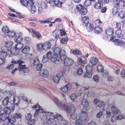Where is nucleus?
Here are the masks:
<instances>
[{
    "mask_svg": "<svg viewBox=\"0 0 125 125\" xmlns=\"http://www.w3.org/2000/svg\"><path fill=\"white\" fill-rule=\"evenodd\" d=\"M9 52H10L11 54L17 55L19 54V49H17L15 47H13L10 48Z\"/></svg>",
    "mask_w": 125,
    "mask_h": 125,
    "instance_id": "nucleus-21",
    "label": "nucleus"
},
{
    "mask_svg": "<svg viewBox=\"0 0 125 125\" xmlns=\"http://www.w3.org/2000/svg\"><path fill=\"white\" fill-rule=\"evenodd\" d=\"M20 103L19 97L17 96H15L13 97V100L10 101L9 103V108H11L12 110L13 111L14 110V105H18Z\"/></svg>",
    "mask_w": 125,
    "mask_h": 125,
    "instance_id": "nucleus-5",
    "label": "nucleus"
},
{
    "mask_svg": "<svg viewBox=\"0 0 125 125\" xmlns=\"http://www.w3.org/2000/svg\"><path fill=\"white\" fill-rule=\"evenodd\" d=\"M82 104L84 107L85 108L88 107L89 106V103L88 101L85 98L83 99L82 100Z\"/></svg>",
    "mask_w": 125,
    "mask_h": 125,
    "instance_id": "nucleus-28",
    "label": "nucleus"
},
{
    "mask_svg": "<svg viewBox=\"0 0 125 125\" xmlns=\"http://www.w3.org/2000/svg\"><path fill=\"white\" fill-rule=\"evenodd\" d=\"M93 80L95 82H98L99 80V77L97 75H94L93 77Z\"/></svg>",
    "mask_w": 125,
    "mask_h": 125,
    "instance_id": "nucleus-55",
    "label": "nucleus"
},
{
    "mask_svg": "<svg viewBox=\"0 0 125 125\" xmlns=\"http://www.w3.org/2000/svg\"><path fill=\"white\" fill-rule=\"evenodd\" d=\"M30 51V48L28 46H26L24 47L22 50V52L25 54L28 53Z\"/></svg>",
    "mask_w": 125,
    "mask_h": 125,
    "instance_id": "nucleus-45",
    "label": "nucleus"
},
{
    "mask_svg": "<svg viewBox=\"0 0 125 125\" xmlns=\"http://www.w3.org/2000/svg\"><path fill=\"white\" fill-rule=\"evenodd\" d=\"M114 7L112 10V12L114 15L118 13V9H123L125 6V2L124 0H115L114 1Z\"/></svg>",
    "mask_w": 125,
    "mask_h": 125,
    "instance_id": "nucleus-1",
    "label": "nucleus"
},
{
    "mask_svg": "<svg viewBox=\"0 0 125 125\" xmlns=\"http://www.w3.org/2000/svg\"><path fill=\"white\" fill-rule=\"evenodd\" d=\"M31 118H26V119L28 120H29L28 124L30 125H33L35 123V121L34 119L30 120Z\"/></svg>",
    "mask_w": 125,
    "mask_h": 125,
    "instance_id": "nucleus-38",
    "label": "nucleus"
},
{
    "mask_svg": "<svg viewBox=\"0 0 125 125\" xmlns=\"http://www.w3.org/2000/svg\"><path fill=\"white\" fill-rule=\"evenodd\" d=\"M39 74L42 76L47 77L49 75L48 71L45 69H43L41 70L39 73Z\"/></svg>",
    "mask_w": 125,
    "mask_h": 125,
    "instance_id": "nucleus-17",
    "label": "nucleus"
},
{
    "mask_svg": "<svg viewBox=\"0 0 125 125\" xmlns=\"http://www.w3.org/2000/svg\"><path fill=\"white\" fill-rule=\"evenodd\" d=\"M122 31L121 30L118 29L116 31L115 34L117 37L119 38L121 37Z\"/></svg>",
    "mask_w": 125,
    "mask_h": 125,
    "instance_id": "nucleus-49",
    "label": "nucleus"
},
{
    "mask_svg": "<svg viewBox=\"0 0 125 125\" xmlns=\"http://www.w3.org/2000/svg\"><path fill=\"white\" fill-rule=\"evenodd\" d=\"M59 31L57 30H55L53 32V35L55 38H59Z\"/></svg>",
    "mask_w": 125,
    "mask_h": 125,
    "instance_id": "nucleus-42",
    "label": "nucleus"
},
{
    "mask_svg": "<svg viewBox=\"0 0 125 125\" xmlns=\"http://www.w3.org/2000/svg\"><path fill=\"white\" fill-rule=\"evenodd\" d=\"M37 109L38 110V112L39 111L41 113H43V115L44 116V115L46 112V111L44 109H43L42 107L40 106V107H39V108Z\"/></svg>",
    "mask_w": 125,
    "mask_h": 125,
    "instance_id": "nucleus-53",
    "label": "nucleus"
},
{
    "mask_svg": "<svg viewBox=\"0 0 125 125\" xmlns=\"http://www.w3.org/2000/svg\"><path fill=\"white\" fill-rule=\"evenodd\" d=\"M42 64L39 63L36 65V68L37 71L40 70L42 68Z\"/></svg>",
    "mask_w": 125,
    "mask_h": 125,
    "instance_id": "nucleus-63",
    "label": "nucleus"
},
{
    "mask_svg": "<svg viewBox=\"0 0 125 125\" xmlns=\"http://www.w3.org/2000/svg\"><path fill=\"white\" fill-rule=\"evenodd\" d=\"M118 16L121 18H123L125 17V13L123 11H120L118 13Z\"/></svg>",
    "mask_w": 125,
    "mask_h": 125,
    "instance_id": "nucleus-44",
    "label": "nucleus"
},
{
    "mask_svg": "<svg viewBox=\"0 0 125 125\" xmlns=\"http://www.w3.org/2000/svg\"><path fill=\"white\" fill-rule=\"evenodd\" d=\"M115 44L116 45H120L121 44L124 43V42L123 41H120L118 39H116L114 41Z\"/></svg>",
    "mask_w": 125,
    "mask_h": 125,
    "instance_id": "nucleus-35",
    "label": "nucleus"
},
{
    "mask_svg": "<svg viewBox=\"0 0 125 125\" xmlns=\"http://www.w3.org/2000/svg\"><path fill=\"white\" fill-rule=\"evenodd\" d=\"M86 72L84 75V77L87 78H90L91 77L92 73H91L92 68L91 66H87L86 67Z\"/></svg>",
    "mask_w": 125,
    "mask_h": 125,
    "instance_id": "nucleus-11",
    "label": "nucleus"
},
{
    "mask_svg": "<svg viewBox=\"0 0 125 125\" xmlns=\"http://www.w3.org/2000/svg\"><path fill=\"white\" fill-rule=\"evenodd\" d=\"M8 103L9 98L7 97L3 99L2 103V104L4 106H6L8 105Z\"/></svg>",
    "mask_w": 125,
    "mask_h": 125,
    "instance_id": "nucleus-34",
    "label": "nucleus"
},
{
    "mask_svg": "<svg viewBox=\"0 0 125 125\" xmlns=\"http://www.w3.org/2000/svg\"><path fill=\"white\" fill-rule=\"evenodd\" d=\"M0 118V120L4 122L5 123L8 122L13 124L19 118Z\"/></svg>",
    "mask_w": 125,
    "mask_h": 125,
    "instance_id": "nucleus-10",
    "label": "nucleus"
},
{
    "mask_svg": "<svg viewBox=\"0 0 125 125\" xmlns=\"http://www.w3.org/2000/svg\"><path fill=\"white\" fill-rule=\"evenodd\" d=\"M7 33L8 35L10 37H13L16 34V32L13 31H9Z\"/></svg>",
    "mask_w": 125,
    "mask_h": 125,
    "instance_id": "nucleus-41",
    "label": "nucleus"
},
{
    "mask_svg": "<svg viewBox=\"0 0 125 125\" xmlns=\"http://www.w3.org/2000/svg\"><path fill=\"white\" fill-rule=\"evenodd\" d=\"M3 111L5 113H1L0 114V117H5V115L9 114L11 112L10 108H6L4 109Z\"/></svg>",
    "mask_w": 125,
    "mask_h": 125,
    "instance_id": "nucleus-19",
    "label": "nucleus"
},
{
    "mask_svg": "<svg viewBox=\"0 0 125 125\" xmlns=\"http://www.w3.org/2000/svg\"><path fill=\"white\" fill-rule=\"evenodd\" d=\"M27 8L30 10L31 13L32 14H34L36 11L37 9L36 5L34 3L33 1L31 0L29 1Z\"/></svg>",
    "mask_w": 125,
    "mask_h": 125,
    "instance_id": "nucleus-8",
    "label": "nucleus"
},
{
    "mask_svg": "<svg viewBox=\"0 0 125 125\" xmlns=\"http://www.w3.org/2000/svg\"><path fill=\"white\" fill-rule=\"evenodd\" d=\"M51 60L52 62H54L55 64H59L61 62V60H62L59 56L54 55H52L51 56Z\"/></svg>",
    "mask_w": 125,
    "mask_h": 125,
    "instance_id": "nucleus-13",
    "label": "nucleus"
},
{
    "mask_svg": "<svg viewBox=\"0 0 125 125\" xmlns=\"http://www.w3.org/2000/svg\"><path fill=\"white\" fill-rule=\"evenodd\" d=\"M94 103L100 107L104 106V103L103 101L99 100L97 99H95L94 101Z\"/></svg>",
    "mask_w": 125,
    "mask_h": 125,
    "instance_id": "nucleus-18",
    "label": "nucleus"
},
{
    "mask_svg": "<svg viewBox=\"0 0 125 125\" xmlns=\"http://www.w3.org/2000/svg\"><path fill=\"white\" fill-rule=\"evenodd\" d=\"M43 44V49L47 50L51 48V44L49 42H47L44 43Z\"/></svg>",
    "mask_w": 125,
    "mask_h": 125,
    "instance_id": "nucleus-26",
    "label": "nucleus"
},
{
    "mask_svg": "<svg viewBox=\"0 0 125 125\" xmlns=\"http://www.w3.org/2000/svg\"><path fill=\"white\" fill-rule=\"evenodd\" d=\"M26 57L27 59L31 60L33 58L34 55L32 53H29L26 55Z\"/></svg>",
    "mask_w": 125,
    "mask_h": 125,
    "instance_id": "nucleus-56",
    "label": "nucleus"
},
{
    "mask_svg": "<svg viewBox=\"0 0 125 125\" xmlns=\"http://www.w3.org/2000/svg\"><path fill=\"white\" fill-rule=\"evenodd\" d=\"M93 27H94V32L97 33H99L101 32L102 31V28L99 26H95L94 25H93Z\"/></svg>",
    "mask_w": 125,
    "mask_h": 125,
    "instance_id": "nucleus-24",
    "label": "nucleus"
},
{
    "mask_svg": "<svg viewBox=\"0 0 125 125\" xmlns=\"http://www.w3.org/2000/svg\"><path fill=\"white\" fill-rule=\"evenodd\" d=\"M38 9L37 11L38 14L41 13L43 10H46L48 8L47 3L43 2H40L38 4Z\"/></svg>",
    "mask_w": 125,
    "mask_h": 125,
    "instance_id": "nucleus-7",
    "label": "nucleus"
},
{
    "mask_svg": "<svg viewBox=\"0 0 125 125\" xmlns=\"http://www.w3.org/2000/svg\"><path fill=\"white\" fill-rule=\"evenodd\" d=\"M104 114H103V111H100L98 112L96 115V117H101L104 116Z\"/></svg>",
    "mask_w": 125,
    "mask_h": 125,
    "instance_id": "nucleus-64",
    "label": "nucleus"
},
{
    "mask_svg": "<svg viewBox=\"0 0 125 125\" xmlns=\"http://www.w3.org/2000/svg\"><path fill=\"white\" fill-rule=\"evenodd\" d=\"M44 116L46 117H60L61 116V115L59 114H57L55 115L54 113L52 112H47L46 111Z\"/></svg>",
    "mask_w": 125,
    "mask_h": 125,
    "instance_id": "nucleus-16",
    "label": "nucleus"
},
{
    "mask_svg": "<svg viewBox=\"0 0 125 125\" xmlns=\"http://www.w3.org/2000/svg\"><path fill=\"white\" fill-rule=\"evenodd\" d=\"M2 31L5 33H7L9 31L8 27L6 26H5L3 27L2 28Z\"/></svg>",
    "mask_w": 125,
    "mask_h": 125,
    "instance_id": "nucleus-48",
    "label": "nucleus"
},
{
    "mask_svg": "<svg viewBox=\"0 0 125 125\" xmlns=\"http://www.w3.org/2000/svg\"><path fill=\"white\" fill-rule=\"evenodd\" d=\"M102 5L101 3L98 2L95 4L94 6V8L97 9H100L102 7Z\"/></svg>",
    "mask_w": 125,
    "mask_h": 125,
    "instance_id": "nucleus-51",
    "label": "nucleus"
},
{
    "mask_svg": "<svg viewBox=\"0 0 125 125\" xmlns=\"http://www.w3.org/2000/svg\"><path fill=\"white\" fill-rule=\"evenodd\" d=\"M64 63L65 66H69L72 65L74 62L73 61L71 58L67 57L64 59Z\"/></svg>",
    "mask_w": 125,
    "mask_h": 125,
    "instance_id": "nucleus-15",
    "label": "nucleus"
},
{
    "mask_svg": "<svg viewBox=\"0 0 125 125\" xmlns=\"http://www.w3.org/2000/svg\"><path fill=\"white\" fill-rule=\"evenodd\" d=\"M44 118L43 119L44 123H47L49 125H56L57 124V122L58 123L60 121L59 120V118H53L49 119H47V118Z\"/></svg>",
    "mask_w": 125,
    "mask_h": 125,
    "instance_id": "nucleus-6",
    "label": "nucleus"
},
{
    "mask_svg": "<svg viewBox=\"0 0 125 125\" xmlns=\"http://www.w3.org/2000/svg\"><path fill=\"white\" fill-rule=\"evenodd\" d=\"M5 94H7V95H10V96L13 95L14 94L13 91L11 90L10 91H7L4 92Z\"/></svg>",
    "mask_w": 125,
    "mask_h": 125,
    "instance_id": "nucleus-50",
    "label": "nucleus"
},
{
    "mask_svg": "<svg viewBox=\"0 0 125 125\" xmlns=\"http://www.w3.org/2000/svg\"><path fill=\"white\" fill-rule=\"evenodd\" d=\"M20 3L22 5L24 6H26L27 7L28 4V2L27 0H20Z\"/></svg>",
    "mask_w": 125,
    "mask_h": 125,
    "instance_id": "nucleus-40",
    "label": "nucleus"
},
{
    "mask_svg": "<svg viewBox=\"0 0 125 125\" xmlns=\"http://www.w3.org/2000/svg\"><path fill=\"white\" fill-rule=\"evenodd\" d=\"M37 49L38 51H40L43 49V44L42 43H40L37 45Z\"/></svg>",
    "mask_w": 125,
    "mask_h": 125,
    "instance_id": "nucleus-30",
    "label": "nucleus"
},
{
    "mask_svg": "<svg viewBox=\"0 0 125 125\" xmlns=\"http://www.w3.org/2000/svg\"><path fill=\"white\" fill-rule=\"evenodd\" d=\"M82 21L83 23L86 24L89 23L88 17L87 16L83 17V18Z\"/></svg>",
    "mask_w": 125,
    "mask_h": 125,
    "instance_id": "nucleus-54",
    "label": "nucleus"
},
{
    "mask_svg": "<svg viewBox=\"0 0 125 125\" xmlns=\"http://www.w3.org/2000/svg\"><path fill=\"white\" fill-rule=\"evenodd\" d=\"M106 34L109 36L112 35L113 33V29L110 28L107 29L106 30Z\"/></svg>",
    "mask_w": 125,
    "mask_h": 125,
    "instance_id": "nucleus-29",
    "label": "nucleus"
},
{
    "mask_svg": "<svg viewBox=\"0 0 125 125\" xmlns=\"http://www.w3.org/2000/svg\"><path fill=\"white\" fill-rule=\"evenodd\" d=\"M98 61V59L96 58H92L90 60V63L92 65H96Z\"/></svg>",
    "mask_w": 125,
    "mask_h": 125,
    "instance_id": "nucleus-27",
    "label": "nucleus"
},
{
    "mask_svg": "<svg viewBox=\"0 0 125 125\" xmlns=\"http://www.w3.org/2000/svg\"><path fill=\"white\" fill-rule=\"evenodd\" d=\"M102 23V22L100 20L97 19L95 21L93 25L95 26H99Z\"/></svg>",
    "mask_w": 125,
    "mask_h": 125,
    "instance_id": "nucleus-33",
    "label": "nucleus"
},
{
    "mask_svg": "<svg viewBox=\"0 0 125 125\" xmlns=\"http://www.w3.org/2000/svg\"><path fill=\"white\" fill-rule=\"evenodd\" d=\"M112 112L115 115L116 117H124L122 114L120 113L119 111L115 106H112L111 107Z\"/></svg>",
    "mask_w": 125,
    "mask_h": 125,
    "instance_id": "nucleus-9",
    "label": "nucleus"
},
{
    "mask_svg": "<svg viewBox=\"0 0 125 125\" xmlns=\"http://www.w3.org/2000/svg\"><path fill=\"white\" fill-rule=\"evenodd\" d=\"M106 115L107 117H109L110 116H111V117H113L112 114L111 112L109 111L108 110L106 111Z\"/></svg>",
    "mask_w": 125,
    "mask_h": 125,
    "instance_id": "nucleus-61",
    "label": "nucleus"
},
{
    "mask_svg": "<svg viewBox=\"0 0 125 125\" xmlns=\"http://www.w3.org/2000/svg\"><path fill=\"white\" fill-rule=\"evenodd\" d=\"M78 97V95L75 93L72 94L70 96V98L71 100L74 101L75 99Z\"/></svg>",
    "mask_w": 125,
    "mask_h": 125,
    "instance_id": "nucleus-47",
    "label": "nucleus"
},
{
    "mask_svg": "<svg viewBox=\"0 0 125 125\" xmlns=\"http://www.w3.org/2000/svg\"><path fill=\"white\" fill-rule=\"evenodd\" d=\"M39 63H40V62L38 58L37 57L34 60L33 63L31 64V66L32 67L34 66H36V65H38Z\"/></svg>",
    "mask_w": 125,
    "mask_h": 125,
    "instance_id": "nucleus-31",
    "label": "nucleus"
},
{
    "mask_svg": "<svg viewBox=\"0 0 125 125\" xmlns=\"http://www.w3.org/2000/svg\"><path fill=\"white\" fill-rule=\"evenodd\" d=\"M64 2L63 0H53V2L54 5L56 6L61 7L62 3Z\"/></svg>",
    "mask_w": 125,
    "mask_h": 125,
    "instance_id": "nucleus-20",
    "label": "nucleus"
},
{
    "mask_svg": "<svg viewBox=\"0 0 125 125\" xmlns=\"http://www.w3.org/2000/svg\"><path fill=\"white\" fill-rule=\"evenodd\" d=\"M77 9L78 10L80 14L82 15L86 14L87 12V9L83 6H82L81 5H79L77 7Z\"/></svg>",
    "mask_w": 125,
    "mask_h": 125,
    "instance_id": "nucleus-14",
    "label": "nucleus"
},
{
    "mask_svg": "<svg viewBox=\"0 0 125 125\" xmlns=\"http://www.w3.org/2000/svg\"><path fill=\"white\" fill-rule=\"evenodd\" d=\"M54 101L55 104L57 105L58 107H60L62 109L63 107H64L65 109L66 110L67 112L70 113L71 112L72 113H73L75 111V108L74 106L71 103H70V104H69V106L70 108V110L69 109L67 105L64 104L62 103L60 104L58 102V99L57 98H55Z\"/></svg>",
    "mask_w": 125,
    "mask_h": 125,
    "instance_id": "nucleus-3",
    "label": "nucleus"
},
{
    "mask_svg": "<svg viewBox=\"0 0 125 125\" xmlns=\"http://www.w3.org/2000/svg\"><path fill=\"white\" fill-rule=\"evenodd\" d=\"M91 1L90 0H86L84 2V5L86 7L89 6L91 5Z\"/></svg>",
    "mask_w": 125,
    "mask_h": 125,
    "instance_id": "nucleus-59",
    "label": "nucleus"
},
{
    "mask_svg": "<svg viewBox=\"0 0 125 125\" xmlns=\"http://www.w3.org/2000/svg\"><path fill=\"white\" fill-rule=\"evenodd\" d=\"M102 73V75L103 77H107L108 76V72L106 70L103 71Z\"/></svg>",
    "mask_w": 125,
    "mask_h": 125,
    "instance_id": "nucleus-60",
    "label": "nucleus"
},
{
    "mask_svg": "<svg viewBox=\"0 0 125 125\" xmlns=\"http://www.w3.org/2000/svg\"><path fill=\"white\" fill-rule=\"evenodd\" d=\"M15 47L17 49H21L23 47V44L21 42L17 43L15 44Z\"/></svg>",
    "mask_w": 125,
    "mask_h": 125,
    "instance_id": "nucleus-36",
    "label": "nucleus"
},
{
    "mask_svg": "<svg viewBox=\"0 0 125 125\" xmlns=\"http://www.w3.org/2000/svg\"><path fill=\"white\" fill-rule=\"evenodd\" d=\"M9 51L7 48H5L3 50L0 51V58L5 59L7 54L9 53Z\"/></svg>",
    "mask_w": 125,
    "mask_h": 125,
    "instance_id": "nucleus-12",
    "label": "nucleus"
},
{
    "mask_svg": "<svg viewBox=\"0 0 125 125\" xmlns=\"http://www.w3.org/2000/svg\"><path fill=\"white\" fill-rule=\"evenodd\" d=\"M12 63L19 65V67L18 68L19 71H22L24 73L29 72L30 70V68L28 67H26L24 64V62L21 60H19L17 61L13 60L12 61Z\"/></svg>",
    "mask_w": 125,
    "mask_h": 125,
    "instance_id": "nucleus-2",
    "label": "nucleus"
},
{
    "mask_svg": "<svg viewBox=\"0 0 125 125\" xmlns=\"http://www.w3.org/2000/svg\"><path fill=\"white\" fill-rule=\"evenodd\" d=\"M34 36H36L38 38H40L41 37V35L40 33L37 32L35 31L34 32V33L33 35Z\"/></svg>",
    "mask_w": 125,
    "mask_h": 125,
    "instance_id": "nucleus-58",
    "label": "nucleus"
},
{
    "mask_svg": "<svg viewBox=\"0 0 125 125\" xmlns=\"http://www.w3.org/2000/svg\"><path fill=\"white\" fill-rule=\"evenodd\" d=\"M77 64L78 65H82V67L83 66V65L82 64L84 62L83 61V60L80 58H78L77 59ZM80 66V65H79L78 66Z\"/></svg>",
    "mask_w": 125,
    "mask_h": 125,
    "instance_id": "nucleus-52",
    "label": "nucleus"
},
{
    "mask_svg": "<svg viewBox=\"0 0 125 125\" xmlns=\"http://www.w3.org/2000/svg\"><path fill=\"white\" fill-rule=\"evenodd\" d=\"M54 55L59 56L62 60H63L66 57L65 51L61 50L59 47H57L54 50Z\"/></svg>",
    "mask_w": 125,
    "mask_h": 125,
    "instance_id": "nucleus-4",
    "label": "nucleus"
},
{
    "mask_svg": "<svg viewBox=\"0 0 125 125\" xmlns=\"http://www.w3.org/2000/svg\"><path fill=\"white\" fill-rule=\"evenodd\" d=\"M72 53L74 55H80L81 54V53L80 51L79 50L77 49H75L73 50L72 51Z\"/></svg>",
    "mask_w": 125,
    "mask_h": 125,
    "instance_id": "nucleus-43",
    "label": "nucleus"
},
{
    "mask_svg": "<svg viewBox=\"0 0 125 125\" xmlns=\"http://www.w3.org/2000/svg\"><path fill=\"white\" fill-rule=\"evenodd\" d=\"M5 44L6 47L7 48H9L12 45L13 43L11 41H8L5 42Z\"/></svg>",
    "mask_w": 125,
    "mask_h": 125,
    "instance_id": "nucleus-32",
    "label": "nucleus"
},
{
    "mask_svg": "<svg viewBox=\"0 0 125 125\" xmlns=\"http://www.w3.org/2000/svg\"><path fill=\"white\" fill-rule=\"evenodd\" d=\"M79 117H86L87 116V113L85 111H82L79 115Z\"/></svg>",
    "mask_w": 125,
    "mask_h": 125,
    "instance_id": "nucleus-39",
    "label": "nucleus"
},
{
    "mask_svg": "<svg viewBox=\"0 0 125 125\" xmlns=\"http://www.w3.org/2000/svg\"><path fill=\"white\" fill-rule=\"evenodd\" d=\"M97 70L99 72H103L104 71V68L102 65H100L97 67Z\"/></svg>",
    "mask_w": 125,
    "mask_h": 125,
    "instance_id": "nucleus-57",
    "label": "nucleus"
},
{
    "mask_svg": "<svg viewBox=\"0 0 125 125\" xmlns=\"http://www.w3.org/2000/svg\"><path fill=\"white\" fill-rule=\"evenodd\" d=\"M50 59L47 57L45 55H44L42 61L43 63H45L49 60Z\"/></svg>",
    "mask_w": 125,
    "mask_h": 125,
    "instance_id": "nucleus-62",
    "label": "nucleus"
},
{
    "mask_svg": "<svg viewBox=\"0 0 125 125\" xmlns=\"http://www.w3.org/2000/svg\"><path fill=\"white\" fill-rule=\"evenodd\" d=\"M22 37L20 36L18 37L16 36L14 38V40L17 43L20 42L22 40Z\"/></svg>",
    "mask_w": 125,
    "mask_h": 125,
    "instance_id": "nucleus-46",
    "label": "nucleus"
},
{
    "mask_svg": "<svg viewBox=\"0 0 125 125\" xmlns=\"http://www.w3.org/2000/svg\"><path fill=\"white\" fill-rule=\"evenodd\" d=\"M63 75L62 73L60 74V75L58 74H57L55 75L54 76L52 77V80L54 81L56 83H58L59 81L60 76H62Z\"/></svg>",
    "mask_w": 125,
    "mask_h": 125,
    "instance_id": "nucleus-22",
    "label": "nucleus"
},
{
    "mask_svg": "<svg viewBox=\"0 0 125 125\" xmlns=\"http://www.w3.org/2000/svg\"><path fill=\"white\" fill-rule=\"evenodd\" d=\"M85 26L86 27L88 31H91L94 28L93 26L90 23H88L85 24Z\"/></svg>",
    "mask_w": 125,
    "mask_h": 125,
    "instance_id": "nucleus-25",
    "label": "nucleus"
},
{
    "mask_svg": "<svg viewBox=\"0 0 125 125\" xmlns=\"http://www.w3.org/2000/svg\"><path fill=\"white\" fill-rule=\"evenodd\" d=\"M72 88L71 85L70 84L66 85L65 86L61 88V91L64 93L66 92L68 90H70Z\"/></svg>",
    "mask_w": 125,
    "mask_h": 125,
    "instance_id": "nucleus-23",
    "label": "nucleus"
},
{
    "mask_svg": "<svg viewBox=\"0 0 125 125\" xmlns=\"http://www.w3.org/2000/svg\"><path fill=\"white\" fill-rule=\"evenodd\" d=\"M68 40V37H65L63 38L60 40V42L62 44H65L66 43Z\"/></svg>",
    "mask_w": 125,
    "mask_h": 125,
    "instance_id": "nucleus-37",
    "label": "nucleus"
}]
</instances>
